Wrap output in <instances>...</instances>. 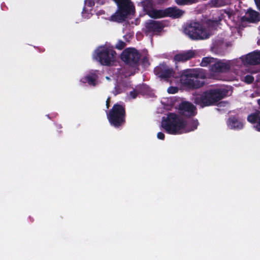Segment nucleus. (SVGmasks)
<instances>
[{"mask_svg": "<svg viewBox=\"0 0 260 260\" xmlns=\"http://www.w3.org/2000/svg\"><path fill=\"white\" fill-rule=\"evenodd\" d=\"M207 74L203 69H188L181 72V83L189 89H198L204 86Z\"/></svg>", "mask_w": 260, "mask_h": 260, "instance_id": "1", "label": "nucleus"}, {"mask_svg": "<svg viewBox=\"0 0 260 260\" xmlns=\"http://www.w3.org/2000/svg\"><path fill=\"white\" fill-rule=\"evenodd\" d=\"M229 90L225 88L210 89L197 95L194 98V103L202 108L215 105L226 97Z\"/></svg>", "mask_w": 260, "mask_h": 260, "instance_id": "2", "label": "nucleus"}, {"mask_svg": "<svg viewBox=\"0 0 260 260\" xmlns=\"http://www.w3.org/2000/svg\"><path fill=\"white\" fill-rule=\"evenodd\" d=\"M186 125V122L182 118L173 113H170L161 122L162 127L168 134L171 135L183 133V129Z\"/></svg>", "mask_w": 260, "mask_h": 260, "instance_id": "3", "label": "nucleus"}, {"mask_svg": "<svg viewBox=\"0 0 260 260\" xmlns=\"http://www.w3.org/2000/svg\"><path fill=\"white\" fill-rule=\"evenodd\" d=\"M107 118L110 124L119 128L126 122V111L124 105L115 104L107 113Z\"/></svg>", "mask_w": 260, "mask_h": 260, "instance_id": "4", "label": "nucleus"}, {"mask_svg": "<svg viewBox=\"0 0 260 260\" xmlns=\"http://www.w3.org/2000/svg\"><path fill=\"white\" fill-rule=\"evenodd\" d=\"M184 32L192 40H204L210 36L209 33L201 23L194 21L186 24Z\"/></svg>", "mask_w": 260, "mask_h": 260, "instance_id": "5", "label": "nucleus"}, {"mask_svg": "<svg viewBox=\"0 0 260 260\" xmlns=\"http://www.w3.org/2000/svg\"><path fill=\"white\" fill-rule=\"evenodd\" d=\"M95 59L102 65L110 66L114 62L116 52L105 46H101L95 51Z\"/></svg>", "mask_w": 260, "mask_h": 260, "instance_id": "6", "label": "nucleus"}, {"mask_svg": "<svg viewBox=\"0 0 260 260\" xmlns=\"http://www.w3.org/2000/svg\"><path fill=\"white\" fill-rule=\"evenodd\" d=\"M141 57V53L134 48H126L121 55V59L125 64L134 68L139 67Z\"/></svg>", "mask_w": 260, "mask_h": 260, "instance_id": "7", "label": "nucleus"}, {"mask_svg": "<svg viewBox=\"0 0 260 260\" xmlns=\"http://www.w3.org/2000/svg\"><path fill=\"white\" fill-rule=\"evenodd\" d=\"M232 65V61L230 60L219 59L214 58V61L209 71L214 74H219L228 72Z\"/></svg>", "mask_w": 260, "mask_h": 260, "instance_id": "8", "label": "nucleus"}, {"mask_svg": "<svg viewBox=\"0 0 260 260\" xmlns=\"http://www.w3.org/2000/svg\"><path fill=\"white\" fill-rule=\"evenodd\" d=\"M154 73L161 79L168 81L171 78L174 77L175 72L173 68L162 63L154 69Z\"/></svg>", "mask_w": 260, "mask_h": 260, "instance_id": "9", "label": "nucleus"}, {"mask_svg": "<svg viewBox=\"0 0 260 260\" xmlns=\"http://www.w3.org/2000/svg\"><path fill=\"white\" fill-rule=\"evenodd\" d=\"M164 27L165 25L161 21L149 20L145 23V33L147 35L158 33L162 30Z\"/></svg>", "mask_w": 260, "mask_h": 260, "instance_id": "10", "label": "nucleus"}, {"mask_svg": "<svg viewBox=\"0 0 260 260\" xmlns=\"http://www.w3.org/2000/svg\"><path fill=\"white\" fill-rule=\"evenodd\" d=\"M244 64L256 65L260 64V51H255L241 57Z\"/></svg>", "mask_w": 260, "mask_h": 260, "instance_id": "11", "label": "nucleus"}, {"mask_svg": "<svg viewBox=\"0 0 260 260\" xmlns=\"http://www.w3.org/2000/svg\"><path fill=\"white\" fill-rule=\"evenodd\" d=\"M180 113L185 116L191 117L195 115L196 107L188 102H183L179 105Z\"/></svg>", "mask_w": 260, "mask_h": 260, "instance_id": "12", "label": "nucleus"}, {"mask_svg": "<svg viewBox=\"0 0 260 260\" xmlns=\"http://www.w3.org/2000/svg\"><path fill=\"white\" fill-rule=\"evenodd\" d=\"M227 124L230 128L237 131L242 129L244 127L243 120L236 116L229 117Z\"/></svg>", "mask_w": 260, "mask_h": 260, "instance_id": "13", "label": "nucleus"}, {"mask_svg": "<svg viewBox=\"0 0 260 260\" xmlns=\"http://www.w3.org/2000/svg\"><path fill=\"white\" fill-rule=\"evenodd\" d=\"M246 14L248 16H244L241 17V19L242 22L254 23L259 21V14L256 11L249 9Z\"/></svg>", "mask_w": 260, "mask_h": 260, "instance_id": "14", "label": "nucleus"}, {"mask_svg": "<svg viewBox=\"0 0 260 260\" xmlns=\"http://www.w3.org/2000/svg\"><path fill=\"white\" fill-rule=\"evenodd\" d=\"M195 53L192 50L180 53L174 55V59L176 62H185L193 58Z\"/></svg>", "mask_w": 260, "mask_h": 260, "instance_id": "15", "label": "nucleus"}, {"mask_svg": "<svg viewBox=\"0 0 260 260\" xmlns=\"http://www.w3.org/2000/svg\"><path fill=\"white\" fill-rule=\"evenodd\" d=\"M247 121L254 124V128L260 132V111H256L247 116Z\"/></svg>", "mask_w": 260, "mask_h": 260, "instance_id": "16", "label": "nucleus"}, {"mask_svg": "<svg viewBox=\"0 0 260 260\" xmlns=\"http://www.w3.org/2000/svg\"><path fill=\"white\" fill-rule=\"evenodd\" d=\"M166 17L178 18L181 17L184 12L176 7H169L165 9Z\"/></svg>", "mask_w": 260, "mask_h": 260, "instance_id": "17", "label": "nucleus"}, {"mask_svg": "<svg viewBox=\"0 0 260 260\" xmlns=\"http://www.w3.org/2000/svg\"><path fill=\"white\" fill-rule=\"evenodd\" d=\"M98 76L95 73H90L81 79L83 83H88L90 85L95 86L96 84Z\"/></svg>", "mask_w": 260, "mask_h": 260, "instance_id": "18", "label": "nucleus"}, {"mask_svg": "<svg viewBox=\"0 0 260 260\" xmlns=\"http://www.w3.org/2000/svg\"><path fill=\"white\" fill-rule=\"evenodd\" d=\"M165 10H156L153 9L150 11V13L148 14L149 16L152 18L157 19L160 18L166 17Z\"/></svg>", "mask_w": 260, "mask_h": 260, "instance_id": "19", "label": "nucleus"}, {"mask_svg": "<svg viewBox=\"0 0 260 260\" xmlns=\"http://www.w3.org/2000/svg\"><path fill=\"white\" fill-rule=\"evenodd\" d=\"M214 58L210 57H203L200 63V65L202 67H207L208 65H209L210 68L214 61Z\"/></svg>", "mask_w": 260, "mask_h": 260, "instance_id": "20", "label": "nucleus"}, {"mask_svg": "<svg viewBox=\"0 0 260 260\" xmlns=\"http://www.w3.org/2000/svg\"><path fill=\"white\" fill-rule=\"evenodd\" d=\"M143 8L144 11L148 15L150 11L154 9L152 3L150 1H146L144 2Z\"/></svg>", "mask_w": 260, "mask_h": 260, "instance_id": "21", "label": "nucleus"}, {"mask_svg": "<svg viewBox=\"0 0 260 260\" xmlns=\"http://www.w3.org/2000/svg\"><path fill=\"white\" fill-rule=\"evenodd\" d=\"M175 2L179 5H186L193 4L197 0H175Z\"/></svg>", "mask_w": 260, "mask_h": 260, "instance_id": "22", "label": "nucleus"}, {"mask_svg": "<svg viewBox=\"0 0 260 260\" xmlns=\"http://www.w3.org/2000/svg\"><path fill=\"white\" fill-rule=\"evenodd\" d=\"M188 125L189 126H191V128L189 131H187V132L194 131V129L197 128L198 125V121L197 120H192L188 123Z\"/></svg>", "mask_w": 260, "mask_h": 260, "instance_id": "23", "label": "nucleus"}, {"mask_svg": "<svg viewBox=\"0 0 260 260\" xmlns=\"http://www.w3.org/2000/svg\"><path fill=\"white\" fill-rule=\"evenodd\" d=\"M126 46V44L124 42L119 40L115 45V48L118 50L123 49Z\"/></svg>", "mask_w": 260, "mask_h": 260, "instance_id": "24", "label": "nucleus"}, {"mask_svg": "<svg viewBox=\"0 0 260 260\" xmlns=\"http://www.w3.org/2000/svg\"><path fill=\"white\" fill-rule=\"evenodd\" d=\"M254 77L250 75H247L244 77V81L248 84L252 83L254 81Z\"/></svg>", "mask_w": 260, "mask_h": 260, "instance_id": "25", "label": "nucleus"}, {"mask_svg": "<svg viewBox=\"0 0 260 260\" xmlns=\"http://www.w3.org/2000/svg\"><path fill=\"white\" fill-rule=\"evenodd\" d=\"M178 89L177 87L170 86L168 88V92L169 93H176L178 92Z\"/></svg>", "mask_w": 260, "mask_h": 260, "instance_id": "26", "label": "nucleus"}, {"mask_svg": "<svg viewBox=\"0 0 260 260\" xmlns=\"http://www.w3.org/2000/svg\"><path fill=\"white\" fill-rule=\"evenodd\" d=\"M85 5L89 7H92L95 4L94 0H85Z\"/></svg>", "mask_w": 260, "mask_h": 260, "instance_id": "27", "label": "nucleus"}, {"mask_svg": "<svg viewBox=\"0 0 260 260\" xmlns=\"http://www.w3.org/2000/svg\"><path fill=\"white\" fill-rule=\"evenodd\" d=\"M123 92V89H121L119 86H116L113 93L116 95L118 94H120Z\"/></svg>", "mask_w": 260, "mask_h": 260, "instance_id": "28", "label": "nucleus"}, {"mask_svg": "<svg viewBox=\"0 0 260 260\" xmlns=\"http://www.w3.org/2000/svg\"><path fill=\"white\" fill-rule=\"evenodd\" d=\"M138 94V92L134 89L133 90L131 91L129 93V95L130 96L133 98V99H135L136 98V97L137 96Z\"/></svg>", "mask_w": 260, "mask_h": 260, "instance_id": "29", "label": "nucleus"}, {"mask_svg": "<svg viewBox=\"0 0 260 260\" xmlns=\"http://www.w3.org/2000/svg\"><path fill=\"white\" fill-rule=\"evenodd\" d=\"M157 137L158 139L163 140L165 139V136L162 132H158L157 134Z\"/></svg>", "mask_w": 260, "mask_h": 260, "instance_id": "30", "label": "nucleus"}, {"mask_svg": "<svg viewBox=\"0 0 260 260\" xmlns=\"http://www.w3.org/2000/svg\"><path fill=\"white\" fill-rule=\"evenodd\" d=\"M255 4L257 7V8L258 10L260 11V0H254Z\"/></svg>", "mask_w": 260, "mask_h": 260, "instance_id": "31", "label": "nucleus"}, {"mask_svg": "<svg viewBox=\"0 0 260 260\" xmlns=\"http://www.w3.org/2000/svg\"><path fill=\"white\" fill-rule=\"evenodd\" d=\"M95 3H96L97 4L99 5H103L105 3V0H94Z\"/></svg>", "mask_w": 260, "mask_h": 260, "instance_id": "32", "label": "nucleus"}, {"mask_svg": "<svg viewBox=\"0 0 260 260\" xmlns=\"http://www.w3.org/2000/svg\"><path fill=\"white\" fill-rule=\"evenodd\" d=\"M110 98L109 97L106 100V107L108 109L110 107Z\"/></svg>", "mask_w": 260, "mask_h": 260, "instance_id": "33", "label": "nucleus"}, {"mask_svg": "<svg viewBox=\"0 0 260 260\" xmlns=\"http://www.w3.org/2000/svg\"><path fill=\"white\" fill-rule=\"evenodd\" d=\"M142 61H143V63L144 64H145V63H148V58L147 57H144L143 58V59H142Z\"/></svg>", "mask_w": 260, "mask_h": 260, "instance_id": "34", "label": "nucleus"}, {"mask_svg": "<svg viewBox=\"0 0 260 260\" xmlns=\"http://www.w3.org/2000/svg\"><path fill=\"white\" fill-rule=\"evenodd\" d=\"M139 88L140 89H147L148 87L147 86H146V85H142Z\"/></svg>", "mask_w": 260, "mask_h": 260, "instance_id": "35", "label": "nucleus"}, {"mask_svg": "<svg viewBox=\"0 0 260 260\" xmlns=\"http://www.w3.org/2000/svg\"><path fill=\"white\" fill-rule=\"evenodd\" d=\"M257 103H258V105L260 106V99H258L257 100Z\"/></svg>", "mask_w": 260, "mask_h": 260, "instance_id": "36", "label": "nucleus"}, {"mask_svg": "<svg viewBox=\"0 0 260 260\" xmlns=\"http://www.w3.org/2000/svg\"><path fill=\"white\" fill-rule=\"evenodd\" d=\"M57 126H58V127L59 128H62V126H61V125H58Z\"/></svg>", "mask_w": 260, "mask_h": 260, "instance_id": "37", "label": "nucleus"}]
</instances>
